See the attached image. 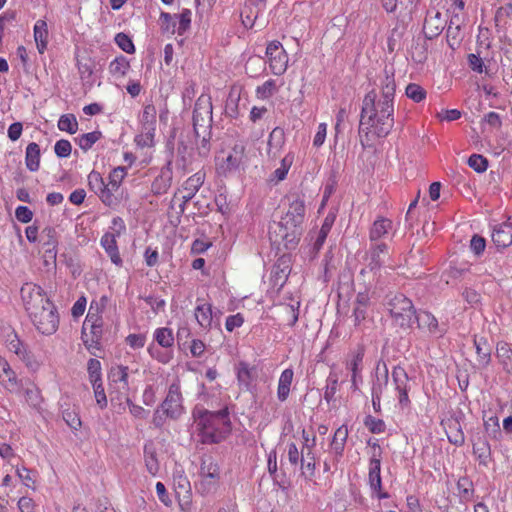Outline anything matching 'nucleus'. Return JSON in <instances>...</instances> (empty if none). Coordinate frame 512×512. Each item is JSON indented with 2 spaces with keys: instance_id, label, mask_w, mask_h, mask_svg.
<instances>
[{
  "instance_id": "obj_1",
  "label": "nucleus",
  "mask_w": 512,
  "mask_h": 512,
  "mask_svg": "<svg viewBox=\"0 0 512 512\" xmlns=\"http://www.w3.org/2000/svg\"><path fill=\"white\" fill-rule=\"evenodd\" d=\"M395 89L394 75L385 71V76L381 81L380 95L372 90L364 97L360 119L361 130H367V134L372 133L378 137H385L389 134L394 125Z\"/></svg>"
},
{
  "instance_id": "obj_2",
  "label": "nucleus",
  "mask_w": 512,
  "mask_h": 512,
  "mask_svg": "<svg viewBox=\"0 0 512 512\" xmlns=\"http://www.w3.org/2000/svg\"><path fill=\"white\" fill-rule=\"evenodd\" d=\"M24 309L35 329L42 335H53L59 327V313L41 286L28 282L20 290Z\"/></svg>"
},
{
  "instance_id": "obj_3",
  "label": "nucleus",
  "mask_w": 512,
  "mask_h": 512,
  "mask_svg": "<svg viewBox=\"0 0 512 512\" xmlns=\"http://www.w3.org/2000/svg\"><path fill=\"white\" fill-rule=\"evenodd\" d=\"M305 218V202L296 198L290 202L285 215L277 223L269 228V239L271 242L285 246L295 243L301 234V225Z\"/></svg>"
},
{
  "instance_id": "obj_4",
  "label": "nucleus",
  "mask_w": 512,
  "mask_h": 512,
  "mask_svg": "<svg viewBox=\"0 0 512 512\" xmlns=\"http://www.w3.org/2000/svg\"><path fill=\"white\" fill-rule=\"evenodd\" d=\"M203 443H219L231 432V421L227 409L217 412L203 411L197 418Z\"/></svg>"
},
{
  "instance_id": "obj_5",
  "label": "nucleus",
  "mask_w": 512,
  "mask_h": 512,
  "mask_svg": "<svg viewBox=\"0 0 512 512\" xmlns=\"http://www.w3.org/2000/svg\"><path fill=\"white\" fill-rule=\"evenodd\" d=\"M183 396L180 381L177 379L170 384L167 395L160 405V409L154 412L152 422L156 427L163 426L165 418L177 420L184 414Z\"/></svg>"
},
{
  "instance_id": "obj_6",
  "label": "nucleus",
  "mask_w": 512,
  "mask_h": 512,
  "mask_svg": "<svg viewBox=\"0 0 512 512\" xmlns=\"http://www.w3.org/2000/svg\"><path fill=\"white\" fill-rule=\"evenodd\" d=\"M221 481V471L218 463L211 457L205 456L201 460L198 480L195 489L201 496L214 494Z\"/></svg>"
},
{
  "instance_id": "obj_7",
  "label": "nucleus",
  "mask_w": 512,
  "mask_h": 512,
  "mask_svg": "<svg viewBox=\"0 0 512 512\" xmlns=\"http://www.w3.org/2000/svg\"><path fill=\"white\" fill-rule=\"evenodd\" d=\"M246 159V147L242 141H237L229 150H222L215 158L218 174L227 175L239 169Z\"/></svg>"
},
{
  "instance_id": "obj_8",
  "label": "nucleus",
  "mask_w": 512,
  "mask_h": 512,
  "mask_svg": "<svg viewBox=\"0 0 512 512\" xmlns=\"http://www.w3.org/2000/svg\"><path fill=\"white\" fill-rule=\"evenodd\" d=\"M204 179L205 174L200 171L190 176L183 183L182 188L178 189L174 193L171 199V208L173 209L177 205V213L182 215L185 211L186 204L196 195L200 187L203 185Z\"/></svg>"
},
{
  "instance_id": "obj_9",
  "label": "nucleus",
  "mask_w": 512,
  "mask_h": 512,
  "mask_svg": "<svg viewBox=\"0 0 512 512\" xmlns=\"http://www.w3.org/2000/svg\"><path fill=\"white\" fill-rule=\"evenodd\" d=\"M388 305L390 315L397 325L402 328L411 327L416 311L409 298L403 294H397L389 301Z\"/></svg>"
},
{
  "instance_id": "obj_10",
  "label": "nucleus",
  "mask_w": 512,
  "mask_h": 512,
  "mask_svg": "<svg viewBox=\"0 0 512 512\" xmlns=\"http://www.w3.org/2000/svg\"><path fill=\"white\" fill-rule=\"evenodd\" d=\"M265 56L269 69L273 75L281 76L288 69L289 56L278 40L267 43Z\"/></svg>"
},
{
  "instance_id": "obj_11",
  "label": "nucleus",
  "mask_w": 512,
  "mask_h": 512,
  "mask_svg": "<svg viewBox=\"0 0 512 512\" xmlns=\"http://www.w3.org/2000/svg\"><path fill=\"white\" fill-rule=\"evenodd\" d=\"M212 122V103L209 96L201 95L193 111V127L197 136L204 134Z\"/></svg>"
},
{
  "instance_id": "obj_12",
  "label": "nucleus",
  "mask_w": 512,
  "mask_h": 512,
  "mask_svg": "<svg viewBox=\"0 0 512 512\" xmlns=\"http://www.w3.org/2000/svg\"><path fill=\"white\" fill-rule=\"evenodd\" d=\"M392 379L399 409L401 411L410 410L409 391L411 390V384L407 372L404 368L396 366L392 370Z\"/></svg>"
},
{
  "instance_id": "obj_13",
  "label": "nucleus",
  "mask_w": 512,
  "mask_h": 512,
  "mask_svg": "<svg viewBox=\"0 0 512 512\" xmlns=\"http://www.w3.org/2000/svg\"><path fill=\"white\" fill-rule=\"evenodd\" d=\"M381 448L377 443L373 444V453L369 462V485L378 499H386L388 493L382 491L381 480Z\"/></svg>"
},
{
  "instance_id": "obj_14",
  "label": "nucleus",
  "mask_w": 512,
  "mask_h": 512,
  "mask_svg": "<svg viewBox=\"0 0 512 512\" xmlns=\"http://www.w3.org/2000/svg\"><path fill=\"white\" fill-rule=\"evenodd\" d=\"M365 349L363 346H358L355 350L350 352L344 361L345 368L350 372L351 390L356 392L359 390V384L362 383V370Z\"/></svg>"
},
{
  "instance_id": "obj_15",
  "label": "nucleus",
  "mask_w": 512,
  "mask_h": 512,
  "mask_svg": "<svg viewBox=\"0 0 512 512\" xmlns=\"http://www.w3.org/2000/svg\"><path fill=\"white\" fill-rule=\"evenodd\" d=\"M173 485L180 511L192 512V490L188 477L183 473L175 474L173 476Z\"/></svg>"
},
{
  "instance_id": "obj_16",
  "label": "nucleus",
  "mask_w": 512,
  "mask_h": 512,
  "mask_svg": "<svg viewBox=\"0 0 512 512\" xmlns=\"http://www.w3.org/2000/svg\"><path fill=\"white\" fill-rule=\"evenodd\" d=\"M88 185L99 196L104 205L115 207L120 203V198L117 195H112L109 189H106V183L99 172L93 170L89 173Z\"/></svg>"
},
{
  "instance_id": "obj_17",
  "label": "nucleus",
  "mask_w": 512,
  "mask_h": 512,
  "mask_svg": "<svg viewBox=\"0 0 512 512\" xmlns=\"http://www.w3.org/2000/svg\"><path fill=\"white\" fill-rule=\"evenodd\" d=\"M104 327L86 326L83 324L81 338L84 346L94 356H100L102 352V337Z\"/></svg>"
},
{
  "instance_id": "obj_18",
  "label": "nucleus",
  "mask_w": 512,
  "mask_h": 512,
  "mask_svg": "<svg viewBox=\"0 0 512 512\" xmlns=\"http://www.w3.org/2000/svg\"><path fill=\"white\" fill-rule=\"evenodd\" d=\"M108 302L109 298L106 295H102L99 299H93L83 324L104 327L103 313Z\"/></svg>"
},
{
  "instance_id": "obj_19",
  "label": "nucleus",
  "mask_w": 512,
  "mask_h": 512,
  "mask_svg": "<svg viewBox=\"0 0 512 512\" xmlns=\"http://www.w3.org/2000/svg\"><path fill=\"white\" fill-rule=\"evenodd\" d=\"M39 243L46 259L56 260L58 237L55 228L45 227L40 233Z\"/></svg>"
},
{
  "instance_id": "obj_20",
  "label": "nucleus",
  "mask_w": 512,
  "mask_h": 512,
  "mask_svg": "<svg viewBox=\"0 0 512 512\" xmlns=\"http://www.w3.org/2000/svg\"><path fill=\"white\" fill-rule=\"evenodd\" d=\"M446 19L439 10H430L425 18L423 31L428 39L439 36L446 25Z\"/></svg>"
},
{
  "instance_id": "obj_21",
  "label": "nucleus",
  "mask_w": 512,
  "mask_h": 512,
  "mask_svg": "<svg viewBox=\"0 0 512 512\" xmlns=\"http://www.w3.org/2000/svg\"><path fill=\"white\" fill-rule=\"evenodd\" d=\"M194 317L203 330L209 331L214 323L212 304L198 298L194 309Z\"/></svg>"
},
{
  "instance_id": "obj_22",
  "label": "nucleus",
  "mask_w": 512,
  "mask_h": 512,
  "mask_svg": "<svg viewBox=\"0 0 512 512\" xmlns=\"http://www.w3.org/2000/svg\"><path fill=\"white\" fill-rule=\"evenodd\" d=\"M173 179V171L171 162L161 168L159 174L154 178L151 184V191L154 195H163L167 193L171 187Z\"/></svg>"
},
{
  "instance_id": "obj_23",
  "label": "nucleus",
  "mask_w": 512,
  "mask_h": 512,
  "mask_svg": "<svg viewBox=\"0 0 512 512\" xmlns=\"http://www.w3.org/2000/svg\"><path fill=\"white\" fill-rule=\"evenodd\" d=\"M0 384L9 392H17L20 388L15 371L4 358H0Z\"/></svg>"
},
{
  "instance_id": "obj_24",
  "label": "nucleus",
  "mask_w": 512,
  "mask_h": 512,
  "mask_svg": "<svg viewBox=\"0 0 512 512\" xmlns=\"http://www.w3.org/2000/svg\"><path fill=\"white\" fill-rule=\"evenodd\" d=\"M492 241L499 248H506L512 244V217L493 228Z\"/></svg>"
},
{
  "instance_id": "obj_25",
  "label": "nucleus",
  "mask_w": 512,
  "mask_h": 512,
  "mask_svg": "<svg viewBox=\"0 0 512 512\" xmlns=\"http://www.w3.org/2000/svg\"><path fill=\"white\" fill-rule=\"evenodd\" d=\"M129 368L124 365L113 367L109 373L110 389L126 393L129 390L128 382Z\"/></svg>"
},
{
  "instance_id": "obj_26",
  "label": "nucleus",
  "mask_w": 512,
  "mask_h": 512,
  "mask_svg": "<svg viewBox=\"0 0 512 512\" xmlns=\"http://www.w3.org/2000/svg\"><path fill=\"white\" fill-rule=\"evenodd\" d=\"M139 131H156L157 127V110L152 104H145L142 111L138 115Z\"/></svg>"
},
{
  "instance_id": "obj_27",
  "label": "nucleus",
  "mask_w": 512,
  "mask_h": 512,
  "mask_svg": "<svg viewBox=\"0 0 512 512\" xmlns=\"http://www.w3.org/2000/svg\"><path fill=\"white\" fill-rule=\"evenodd\" d=\"M235 372L239 387L249 390L256 379V367L240 361L235 367Z\"/></svg>"
},
{
  "instance_id": "obj_28",
  "label": "nucleus",
  "mask_w": 512,
  "mask_h": 512,
  "mask_svg": "<svg viewBox=\"0 0 512 512\" xmlns=\"http://www.w3.org/2000/svg\"><path fill=\"white\" fill-rule=\"evenodd\" d=\"M393 231L392 220L385 217H378L372 224L369 230V239L372 242H376L382 238H385Z\"/></svg>"
},
{
  "instance_id": "obj_29",
  "label": "nucleus",
  "mask_w": 512,
  "mask_h": 512,
  "mask_svg": "<svg viewBox=\"0 0 512 512\" xmlns=\"http://www.w3.org/2000/svg\"><path fill=\"white\" fill-rule=\"evenodd\" d=\"M465 0H434V5L442 10H445L446 14L451 18V24L455 23V20H459V15L465 9Z\"/></svg>"
},
{
  "instance_id": "obj_30",
  "label": "nucleus",
  "mask_w": 512,
  "mask_h": 512,
  "mask_svg": "<svg viewBox=\"0 0 512 512\" xmlns=\"http://www.w3.org/2000/svg\"><path fill=\"white\" fill-rule=\"evenodd\" d=\"M33 36L38 52L43 54L47 50L49 43L48 25L44 19H39L35 22L33 27Z\"/></svg>"
},
{
  "instance_id": "obj_31",
  "label": "nucleus",
  "mask_w": 512,
  "mask_h": 512,
  "mask_svg": "<svg viewBox=\"0 0 512 512\" xmlns=\"http://www.w3.org/2000/svg\"><path fill=\"white\" fill-rule=\"evenodd\" d=\"M474 346L476 349V360L481 368H486L491 363V346L485 337H474Z\"/></svg>"
},
{
  "instance_id": "obj_32",
  "label": "nucleus",
  "mask_w": 512,
  "mask_h": 512,
  "mask_svg": "<svg viewBox=\"0 0 512 512\" xmlns=\"http://www.w3.org/2000/svg\"><path fill=\"white\" fill-rule=\"evenodd\" d=\"M389 252V247L387 244L381 242L372 245L369 251V264L368 267L371 271L379 270L384 261L383 257L387 256Z\"/></svg>"
},
{
  "instance_id": "obj_33",
  "label": "nucleus",
  "mask_w": 512,
  "mask_h": 512,
  "mask_svg": "<svg viewBox=\"0 0 512 512\" xmlns=\"http://www.w3.org/2000/svg\"><path fill=\"white\" fill-rule=\"evenodd\" d=\"M496 358L503 370L508 374H512V348L509 343L504 341L497 343Z\"/></svg>"
},
{
  "instance_id": "obj_34",
  "label": "nucleus",
  "mask_w": 512,
  "mask_h": 512,
  "mask_svg": "<svg viewBox=\"0 0 512 512\" xmlns=\"http://www.w3.org/2000/svg\"><path fill=\"white\" fill-rule=\"evenodd\" d=\"M293 377L294 372L291 368L282 371L277 386V398L279 401L284 402L288 399Z\"/></svg>"
},
{
  "instance_id": "obj_35",
  "label": "nucleus",
  "mask_w": 512,
  "mask_h": 512,
  "mask_svg": "<svg viewBox=\"0 0 512 512\" xmlns=\"http://www.w3.org/2000/svg\"><path fill=\"white\" fill-rule=\"evenodd\" d=\"M414 319H416L419 329L433 334L438 332V321L430 312L420 311L417 314L415 313Z\"/></svg>"
},
{
  "instance_id": "obj_36",
  "label": "nucleus",
  "mask_w": 512,
  "mask_h": 512,
  "mask_svg": "<svg viewBox=\"0 0 512 512\" xmlns=\"http://www.w3.org/2000/svg\"><path fill=\"white\" fill-rule=\"evenodd\" d=\"M40 147L37 143L31 142L26 147L25 164L28 170L35 172L40 167Z\"/></svg>"
},
{
  "instance_id": "obj_37",
  "label": "nucleus",
  "mask_w": 512,
  "mask_h": 512,
  "mask_svg": "<svg viewBox=\"0 0 512 512\" xmlns=\"http://www.w3.org/2000/svg\"><path fill=\"white\" fill-rule=\"evenodd\" d=\"M144 464L147 472L155 477L160 470V464L155 448L152 445L144 446Z\"/></svg>"
},
{
  "instance_id": "obj_38",
  "label": "nucleus",
  "mask_w": 512,
  "mask_h": 512,
  "mask_svg": "<svg viewBox=\"0 0 512 512\" xmlns=\"http://www.w3.org/2000/svg\"><path fill=\"white\" fill-rule=\"evenodd\" d=\"M315 447H301V467L307 471V474L312 477L316 470V458L314 454Z\"/></svg>"
},
{
  "instance_id": "obj_39",
  "label": "nucleus",
  "mask_w": 512,
  "mask_h": 512,
  "mask_svg": "<svg viewBox=\"0 0 512 512\" xmlns=\"http://www.w3.org/2000/svg\"><path fill=\"white\" fill-rule=\"evenodd\" d=\"M126 175L127 171L125 167L114 168L108 176L106 189H109L112 195H116Z\"/></svg>"
},
{
  "instance_id": "obj_40",
  "label": "nucleus",
  "mask_w": 512,
  "mask_h": 512,
  "mask_svg": "<svg viewBox=\"0 0 512 512\" xmlns=\"http://www.w3.org/2000/svg\"><path fill=\"white\" fill-rule=\"evenodd\" d=\"M473 454L480 465L487 467L491 460V448L489 443L486 440L479 439L473 444Z\"/></svg>"
},
{
  "instance_id": "obj_41",
  "label": "nucleus",
  "mask_w": 512,
  "mask_h": 512,
  "mask_svg": "<svg viewBox=\"0 0 512 512\" xmlns=\"http://www.w3.org/2000/svg\"><path fill=\"white\" fill-rule=\"evenodd\" d=\"M154 340L163 349H173L174 335L173 331L167 327H160L154 331Z\"/></svg>"
},
{
  "instance_id": "obj_42",
  "label": "nucleus",
  "mask_w": 512,
  "mask_h": 512,
  "mask_svg": "<svg viewBox=\"0 0 512 512\" xmlns=\"http://www.w3.org/2000/svg\"><path fill=\"white\" fill-rule=\"evenodd\" d=\"M484 430L487 436L494 440H499L502 436L500 429L499 418L492 414L490 416L484 415Z\"/></svg>"
},
{
  "instance_id": "obj_43",
  "label": "nucleus",
  "mask_w": 512,
  "mask_h": 512,
  "mask_svg": "<svg viewBox=\"0 0 512 512\" xmlns=\"http://www.w3.org/2000/svg\"><path fill=\"white\" fill-rule=\"evenodd\" d=\"M284 145V137L281 131L274 129L268 139V156L276 158Z\"/></svg>"
},
{
  "instance_id": "obj_44",
  "label": "nucleus",
  "mask_w": 512,
  "mask_h": 512,
  "mask_svg": "<svg viewBox=\"0 0 512 512\" xmlns=\"http://www.w3.org/2000/svg\"><path fill=\"white\" fill-rule=\"evenodd\" d=\"M458 495L463 502H470L474 497V485L468 477H461L457 481Z\"/></svg>"
},
{
  "instance_id": "obj_45",
  "label": "nucleus",
  "mask_w": 512,
  "mask_h": 512,
  "mask_svg": "<svg viewBox=\"0 0 512 512\" xmlns=\"http://www.w3.org/2000/svg\"><path fill=\"white\" fill-rule=\"evenodd\" d=\"M156 131H139L134 137V143L139 149H151L156 145Z\"/></svg>"
},
{
  "instance_id": "obj_46",
  "label": "nucleus",
  "mask_w": 512,
  "mask_h": 512,
  "mask_svg": "<svg viewBox=\"0 0 512 512\" xmlns=\"http://www.w3.org/2000/svg\"><path fill=\"white\" fill-rule=\"evenodd\" d=\"M348 437V428L346 425L338 427L333 435L331 447L336 454L341 455Z\"/></svg>"
},
{
  "instance_id": "obj_47",
  "label": "nucleus",
  "mask_w": 512,
  "mask_h": 512,
  "mask_svg": "<svg viewBox=\"0 0 512 512\" xmlns=\"http://www.w3.org/2000/svg\"><path fill=\"white\" fill-rule=\"evenodd\" d=\"M6 347L10 352L15 353L19 358L22 355H27L28 350L26 345L14 332L7 335Z\"/></svg>"
},
{
  "instance_id": "obj_48",
  "label": "nucleus",
  "mask_w": 512,
  "mask_h": 512,
  "mask_svg": "<svg viewBox=\"0 0 512 512\" xmlns=\"http://www.w3.org/2000/svg\"><path fill=\"white\" fill-rule=\"evenodd\" d=\"M129 68L130 64L123 56L115 58L109 64V72L116 78L124 77L127 74Z\"/></svg>"
},
{
  "instance_id": "obj_49",
  "label": "nucleus",
  "mask_w": 512,
  "mask_h": 512,
  "mask_svg": "<svg viewBox=\"0 0 512 512\" xmlns=\"http://www.w3.org/2000/svg\"><path fill=\"white\" fill-rule=\"evenodd\" d=\"M150 356L161 364H168L174 357L173 349L158 348L151 344L148 349Z\"/></svg>"
},
{
  "instance_id": "obj_50",
  "label": "nucleus",
  "mask_w": 512,
  "mask_h": 512,
  "mask_svg": "<svg viewBox=\"0 0 512 512\" xmlns=\"http://www.w3.org/2000/svg\"><path fill=\"white\" fill-rule=\"evenodd\" d=\"M256 96L258 99L267 100L278 92L276 80L268 79L262 85L256 88Z\"/></svg>"
},
{
  "instance_id": "obj_51",
  "label": "nucleus",
  "mask_w": 512,
  "mask_h": 512,
  "mask_svg": "<svg viewBox=\"0 0 512 512\" xmlns=\"http://www.w3.org/2000/svg\"><path fill=\"white\" fill-rule=\"evenodd\" d=\"M25 400L29 406L40 411L42 409L43 397L39 388L33 386L25 390Z\"/></svg>"
},
{
  "instance_id": "obj_52",
  "label": "nucleus",
  "mask_w": 512,
  "mask_h": 512,
  "mask_svg": "<svg viewBox=\"0 0 512 512\" xmlns=\"http://www.w3.org/2000/svg\"><path fill=\"white\" fill-rule=\"evenodd\" d=\"M58 128L61 131L68 132L70 134L76 133L78 129V122L73 114H64L58 120Z\"/></svg>"
},
{
  "instance_id": "obj_53",
  "label": "nucleus",
  "mask_w": 512,
  "mask_h": 512,
  "mask_svg": "<svg viewBox=\"0 0 512 512\" xmlns=\"http://www.w3.org/2000/svg\"><path fill=\"white\" fill-rule=\"evenodd\" d=\"M100 138L101 132L93 131L80 135L77 143L83 151H88Z\"/></svg>"
},
{
  "instance_id": "obj_54",
  "label": "nucleus",
  "mask_w": 512,
  "mask_h": 512,
  "mask_svg": "<svg viewBox=\"0 0 512 512\" xmlns=\"http://www.w3.org/2000/svg\"><path fill=\"white\" fill-rule=\"evenodd\" d=\"M294 161L293 154L289 153L281 160V165L274 171V178L277 181H282L286 178L288 171L290 170Z\"/></svg>"
},
{
  "instance_id": "obj_55",
  "label": "nucleus",
  "mask_w": 512,
  "mask_h": 512,
  "mask_svg": "<svg viewBox=\"0 0 512 512\" xmlns=\"http://www.w3.org/2000/svg\"><path fill=\"white\" fill-rule=\"evenodd\" d=\"M406 96L416 103L423 101L426 98L425 89L416 83H410L405 90Z\"/></svg>"
},
{
  "instance_id": "obj_56",
  "label": "nucleus",
  "mask_w": 512,
  "mask_h": 512,
  "mask_svg": "<svg viewBox=\"0 0 512 512\" xmlns=\"http://www.w3.org/2000/svg\"><path fill=\"white\" fill-rule=\"evenodd\" d=\"M192 13L189 9H183L176 15L177 33L183 35L190 27Z\"/></svg>"
},
{
  "instance_id": "obj_57",
  "label": "nucleus",
  "mask_w": 512,
  "mask_h": 512,
  "mask_svg": "<svg viewBox=\"0 0 512 512\" xmlns=\"http://www.w3.org/2000/svg\"><path fill=\"white\" fill-rule=\"evenodd\" d=\"M87 371L91 384L102 381L101 363L99 360L91 358L87 363Z\"/></svg>"
},
{
  "instance_id": "obj_58",
  "label": "nucleus",
  "mask_w": 512,
  "mask_h": 512,
  "mask_svg": "<svg viewBox=\"0 0 512 512\" xmlns=\"http://www.w3.org/2000/svg\"><path fill=\"white\" fill-rule=\"evenodd\" d=\"M16 474L26 487L35 490L36 480L33 472L30 469L26 468L25 466H17Z\"/></svg>"
},
{
  "instance_id": "obj_59",
  "label": "nucleus",
  "mask_w": 512,
  "mask_h": 512,
  "mask_svg": "<svg viewBox=\"0 0 512 512\" xmlns=\"http://www.w3.org/2000/svg\"><path fill=\"white\" fill-rule=\"evenodd\" d=\"M76 66L82 79H89L92 76L94 65L90 58L83 57L77 59Z\"/></svg>"
},
{
  "instance_id": "obj_60",
  "label": "nucleus",
  "mask_w": 512,
  "mask_h": 512,
  "mask_svg": "<svg viewBox=\"0 0 512 512\" xmlns=\"http://www.w3.org/2000/svg\"><path fill=\"white\" fill-rule=\"evenodd\" d=\"M364 424L373 434L383 433L386 429L385 422L382 419L375 418L371 415L365 417Z\"/></svg>"
},
{
  "instance_id": "obj_61",
  "label": "nucleus",
  "mask_w": 512,
  "mask_h": 512,
  "mask_svg": "<svg viewBox=\"0 0 512 512\" xmlns=\"http://www.w3.org/2000/svg\"><path fill=\"white\" fill-rule=\"evenodd\" d=\"M160 21L164 32L170 34L177 33L176 15L162 12L160 15Z\"/></svg>"
},
{
  "instance_id": "obj_62",
  "label": "nucleus",
  "mask_w": 512,
  "mask_h": 512,
  "mask_svg": "<svg viewBox=\"0 0 512 512\" xmlns=\"http://www.w3.org/2000/svg\"><path fill=\"white\" fill-rule=\"evenodd\" d=\"M339 386L338 376L336 374H330L327 379V386L324 392V398L330 402L334 399Z\"/></svg>"
},
{
  "instance_id": "obj_63",
  "label": "nucleus",
  "mask_w": 512,
  "mask_h": 512,
  "mask_svg": "<svg viewBox=\"0 0 512 512\" xmlns=\"http://www.w3.org/2000/svg\"><path fill=\"white\" fill-rule=\"evenodd\" d=\"M468 165L470 168L478 173H482L488 168L487 159L480 154H472L468 159Z\"/></svg>"
},
{
  "instance_id": "obj_64",
  "label": "nucleus",
  "mask_w": 512,
  "mask_h": 512,
  "mask_svg": "<svg viewBox=\"0 0 512 512\" xmlns=\"http://www.w3.org/2000/svg\"><path fill=\"white\" fill-rule=\"evenodd\" d=\"M512 16V4L507 3L497 9L495 13L496 26H505L506 20Z\"/></svg>"
}]
</instances>
